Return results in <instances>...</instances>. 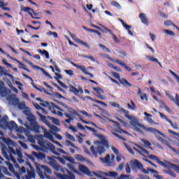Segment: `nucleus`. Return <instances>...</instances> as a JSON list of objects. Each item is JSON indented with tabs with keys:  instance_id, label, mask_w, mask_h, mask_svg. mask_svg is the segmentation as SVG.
Here are the masks:
<instances>
[{
	"instance_id": "1",
	"label": "nucleus",
	"mask_w": 179,
	"mask_h": 179,
	"mask_svg": "<svg viewBox=\"0 0 179 179\" xmlns=\"http://www.w3.org/2000/svg\"><path fill=\"white\" fill-rule=\"evenodd\" d=\"M0 139H2V142H1V152L7 160H11L13 163H16V159L15 158V156H18L20 159L23 157V154H22V151L19 150H15L12 148V140L6 139V138L0 137Z\"/></svg>"
},
{
	"instance_id": "2",
	"label": "nucleus",
	"mask_w": 179,
	"mask_h": 179,
	"mask_svg": "<svg viewBox=\"0 0 179 179\" xmlns=\"http://www.w3.org/2000/svg\"><path fill=\"white\" fill-rule=\"evenodd\" d=\"M23 113L27 115V119L30 122V125H29L27 123L24 124L27 129H31L36 134H40V124H38V122H37V118H36V116H34V115H33L31 112L27 109L24 110Z\"/></svg>"
},
{
	"instance_id": "3",
	"label": "nucleus",
	"mask_w": 179,
	"mask_h": 179,
	"mask_svg": "<svg viewBox=\"0 0 179 179\" xmlns=\"http://www.w3.org/2000/svg\"><path fill=\"white\" fill-rule=\"evenodd\" d=\"M38 145L41 146V150L42 152H45V153L48 152V149L52 152V153H54L56 156H59V152H57L55 151V145L52 143L48 142V141H45L43 138H41L38 141Z\"/></svg>"
},
{
	"instance_id": "4",
	"label": "nucleus",
	"mask_w": 179,
	"mask_h": 179,
	"mask_svg": "<svg viewBox=\"0 0 179 179\" xmlns=\"http://www.w3.org/2000/svg\"><path fill=\"white\" fill-rule=\"evenodd\" d=\"M36 173L37 174H38L40 178L44 179L45 178H46L47 179H51V176L47 175L52 174V173L50 167L45 165L36 164Z\"/></svg>"
},
{
	"instance_id": "5",
	"label": "nucleus",
	"mask_w": 179,
	"mask_h": 179,
	"mask_svg": "<svg viewBox=\"0 0 179 179\" xmlns=\"http://www.w3.org/2000/svg\"><path fill=\"white\" fill-rule=\"evenodd\" d=\"M127 119L131 120L130 124L134 128L136 127H140V128H143L144 131H146L147 132H154V131H156L153 127H147L145 125L138 122V120H136V118H135L134 116L130 115V118Z\"/></svg>"
},
{
	"instance_id": "6",
	"label": "nucleus",
	"mask_w": 179,
	"mask_h": 179,
	"mask_svg": "<svg viewBox=\"0 0 179 179\" xmlns=\"http://www.w3.org/2000/svg\"><path fill=\"white\" fill-rule=\"evenodd\" d=\"M54 157H55L48 156L47 159L48 162H47V164L49 166H50V167H52V169L56 171H61L62 173H65V170H64V169H62V167L58 164V162H57V160L53 159Z\"/></svg>"
},
{
	"instance_id": "7",
	"label": "nucleus",
	"mask_w": 179,
	"mask_h": 179,
	"mask_svg": "<svg viewBox=\"0 0 179 179\" xmlns=\"http://www.w3.org/2000/svg\"><path fill=\"white\" fill-rule=\"evenodd\" d=\"M137 148H138L140 150L143 152L145 155H147V156L150 157L151 160H155L157 163H158V164H160V166H166L164 162L160 161V159L159 157H156L155 155H150V153H149V151H148V150L143 148L141 145H137Z\"/></svg>"
},
{
	"instance_id": "8",
	"label": "nucleus",
	"mask_w": 179,
	"mask_h": 179,
	"mask_svg": "<svg viewBox=\"0 0 179 179\" xmlns=\"http://www.w3.org/2000/svg\"><path fill=\"white\" fill-rule=\"evenodd\" d=\"M5 84H3V82L0 81V95L1 97H8L10 96V93L12 92L9 89H6V87H4Z\"/></svg>"
},
{
	"instance_id": "9",
	"label": "nucleus",
	"mask_w": 179,
	"mask_h": 179,
	"mask_svg": "<svg viewBox=\"0 0 179 179\" xmlns=\"http://www.w3.org/2000/svg\"><path fill=\"white\" fill-rule=\"evenodd\" d=\"M6 127H8L9 129H15V131L18 132H25L26 131V129L23 127H18L17 124L13 121L9 122Z\"/></svg>"
},
{
	"instance_id": "10",
	"label": "nucleus",
	"mask_w": 179,
	"mask_h": 179,
	"mask_svg": "<svg viewBox=\"0 0 179 179\" xmlns=\"http://www.w3.org/2000/svg\"><path fill=\"white\" fill-rule=\"evenodd\" d=\"M90 150L92 152V155L95 157H97V153L101 156L103 153L106 152V148L103 147L102 145H99L96 148V151L94 150V145H92L90 148Z\"/></svg>"
},
{
	"instance_id": "11",
	"label": "nucleus",
	"mask_w": 179,
	"mask_h": 179,
	"mask_svg": "<svg viewBox=\"0 0 179 179\" xmlns=\"http://www.w3.org/2000/svg\"><path fill=\"white\" fill-rule=\"evenodd\" d=\"M65 171H66L67 174H61V173H56V177H57V178H60V179H75V175H73V173L70 171L69 170L65 169Z\"/></svg>"
},
{
	"instance_id": "12",
	"label": "nucleus",
	"mask_w": 179,
	"mask_h": 179,
	"mask_svg": "<svg viewBox=\"0 0 179 179\" xmlns=\"http://www.w3.org/2000/svg\"><path fill=\"white\" fill-rule=\"evenodd\" d=\"M78 170H80V171H81V173H83V174L88 176V177H93V174H92V171H90V169L85 165H79Z\"/></svg>"
},
{
	"instance_id": "13",
	"label": "nucleus",
	"mask_w": 179,
	"mask_h": 179,
	"mask_svg": "<svg viewBox=\"0 0 179 179\" xmlns=\"http://www.w3.org/2000/svg\"><path fill=\"white\" fill-rule=\"evenodd\" d=\"M8 101L13 104V106H17L19 104V99L16 97L15 94H10L7 97Z\"/></svg>"
},
{
	"instance_id": "14",
	"label": "nucleus",
	"mask_w": 179,
	"mask_h": 179,
	"mask_svg": "<svg viewBox=\"0 0 179 179\" xmlns=\"http://www.w3.org/2000/svg\"><path fill=\"white\" fill-rule=\"evenodd\" d=\"M96 136L101 140V145H103L105 148H108V140L101 134H96Z\"/></svg>"
},
{
	"instance_id": "15",
	"label": "nucleus",
	"mask_w": 179,
	"mask_h": 179,
	"mask_svg": "<svg viewBox=\"0 0 179 179\" xmlns=\"http://www.w3.org/2000/svg\"><path fill=\"white\" fill-rule=\"evenodd\" d=\"M8 117L6 115H4L2 118H1L0 115V126L3 128L6 127L9 122H8Z\"/></svg>"
},
{
	"instance_id": "16",
	"label": "nucleus",
	"mask_w": 179,
	"mask_h": 179,
	"mask_svg": "<svg viewBox=\"0 0 179 179\" xmlns=\"http://www.w3.org/2000/svg\"><path fill=\"white\" fill-rule=\"evenodd\" d=\"M139 17H140L142 23L145 24V26H149V21L148 20V17H146L145 13H140Z\"/></svg>"
},
{
	"instance_id": "17",
	"label": "nucleus",
	"mask_w": 179,
	"mask_h": 179,
	"mask_svg": "<svg viewBox=\"0 0 179 179\" xmlns=\"http://www.w3.org/2000/svg\"><path fill=\"white\" fill-rule=\"evenodd\" d=\"M36 177V172L34 170L27 171V175L23 177V179H31Z\"/></svg>"
},
{
	"instance_id": "18",
	"label": "nucleus",
	"mask_w": 179,
	"mask_h": 179,
	"mask_svg": "<svg viewBox=\"0 0 179 179\" xmlns=\"http://www.w3.org/2000/svg\"><path fill=\"white\" fill-rule=\"evenodd\" d=\"M32 155L36 157V159H38L39 160H43V159H45V154L43 152H36L34 151L32 152Z\"/></svg>"
},
{
	"instance_id": "19",
	"label": "nucleus",
	"mask_w": 179,
	"mask_h": 179,
	"mask_svg": "<svg viewBox=\"0 0 179 179\" xmlns=\"http://www.w3.org/2000/svg\"><path fill=\"white\" fill-rule=\"evenodd\" d=\"M119 82L121 83V85L124 86V87H131L132 86V84H131L129 82H128V80H127V79L124 78L119 79Z\"/></svg>"
},
{
	"instance_id": "20",
	"label": "nucleus",
	"mask_w": 179,
	"mask_h": 179,
	"mask_svg": "<svg viewBox=\"0 0 179 179\" xmlns=\"http://www.w3.org/2000/svg\"><path fill=\"white\" fill-rule=\"evenodd\" d=\"M166 167H169V169H173V170H175V171H177V173H179V167L178 166L174 164H171L170 162H166Z\"/></svg>"
},
{
	"instance_id": "21",
	"label": "nucleus",
	"mask_w": 179,
	"mask_h": 179,
	"mask_svg": "<svg viewBox=\"0 0 179 179\" xmlns=\"http://www.w3.org/2000/svg\"><path fill=\"white\" fill-rule=\"evenodd\" d=\"M110 159H111V157L110 156L109 154H108L104 159L101 157L100 160L104 164H108V166H110V163H111V161H110Z\"/></svg>"
},
{
	"instance_id": "22",
	"label": "nucleus",
	"mask_w": 179,
	"mask_h": 179,
	"mask_svg": "<svg viewBox=\"0 0 179 179\" xmlns=\"http://www.w3.org/2000/svg\"><path fill=\"white\" fill-rule=\"evenodd\" d=\"M148 172L152 173L154 174V177L157 179H163V176L159 175V172L155 169L148 168Z\"/></svg>"
},
{
	"instance_id": "23",
	"label": "nucleus",
	"mask_w": 179,
	"mask_h": 179,
	"mask_svg": "<svg viewBox=\"0 0 179 179\" xmlns=\"http://www.w3.org/2000/svg\"><path fill=\"white\" fill-rule=\"evenodd\" d=\"M132 166L134 167V169H138V170H141L142 169V164L139 162L138 160L131 161Z\"/></svg>"
},
{
	"instance_id": "24",
	"label": "nucleus",
	"mask_w": 179,
	"mask_h": 179,
	"mask_svg": "<svg viewBox=\"0 0 179 179\" xmlns=\"http://www.w3.org/2000/svg\"><path fill=\"white\" fill-rule=\"evenodd\" d=\"M71 65H73V66H76V68H78V69H80V71H82V72H83L84 73H86L87 72V71L86 70V67H85V66H79L75 63H73V62H70Z\"/></svg>"
},
{
	"instance_id": "25",
	"label": "nucleus",
	"mask_w": 179,
	"mask_h": 179,
	"mask_svg": "<svg viewBox=\"0 0 179 179\" xmlns=\"http://www.w3.org/2000/svg\"><path fill=\"white\" fill-rule=\"evenodd\" d=\"M119 111H120L121 113H123V114H124V116L126 117V118H131V115H129V111L125 110L123 108H121L119 106Z\"/></svg>"
},
{
	"instance_id": "26",
	"label": "nucleus",
	"mask_w": 179,
	"mask_h": 179,
	"mask_svg": "<svg viewBox=\"0 0 179 179\" xmlns=\"http://www.w3.org/2000/svg\"><path fill=\"white\" fill-rule=\"evenodd\" d=\"M44 136L51 141L54 139V136H52V133H51V131H44Z\"/></svg>"
},
{
	"instance_id": "27",
	"label": "nucleus",
	"mask_w": 179,
	"mask_h": 179,
	"mask_svg": "<svg viewBox=\"0 0 179 179\" xmlns=\"http://www.w3.org/2000/svg\"><path fill=\"white\" fill-rule=\"evenodd\" d=\"M2 162L0 161V164ZM0 174H9V171H8V168L5 166H0Z\"/></svg>"
},
{
	"instance_id": "28",
	"label": "nucleus",
	"mask_w": 179,
	"mask_h": 179,
	"mask_svg": "<svg viewBox=\"0 0 179 179\" xmlns=\"http://www.w3.org/2000/svg\"><path fill=\"white\" fill-rule=\"evenodd\" d=\"M158 103L160 104L161 108H165L168 113H170V108L164 103L163 101H158Z\"/></svg>"
},
{
	"instance_id": "29",
	"label": "nucleus",
	"mask_w": 179,
	"mask_h": 179,
	"mask_svg": "<svg viewBox=\"0 0 179 179\" xmlns=\"http://www.w3.org/2000/svg\"><path fill=\"white\" fill-rule=\"evenodd\" d=\"M24 62L27 63V64H29V65H31L34 69H36V71H38V69H40V66H35L33 62H30V60H28L27 59H24Z\"/></svg>"
},
{
	"instance_id": "30",
	"label": "nucleus",
	"mask_w": 179,
	"mask_h": 179,
	"mask_svg": "<svg viewBox=\"0 0 179 179\" xmlns=\"http://www.w3.org/2000/svg\"><path fill=\"white\" fill-rule=\"evenodd\" d=\"M76 43H79L80 44H82V45H84L86 47V48H90V45L87 43L83 42V41L80 39H76Z\"/></svg>"
},
{
	"instance_id": "31",
	"label": "nucleus",
	"mask_w": 179,
	"mask_h": 179,
	"mask_svg": "<svg viewBox=\"0 0 179 179\" xmlns=\"http://www.w3.org/2000/svg\"><path fill=\"white\" fill-rule=\"evenodd\" d=\"M165 94L174 103L177 101V94H176V99H174V97H173L172 95L170 93H169L167 91L165 92Z\"/></svg>"
},
{
	"instance_id": "32",
	"label": "nucleus",
	"mask_w": 179,
	"mask_h": 179,
	"mask_svg": "<svg viewBox=\"0 0 179 179\" xmlns=\"http://www.w3.org/2000/svg\"><path fill=\"white\" fill-rule=\"evenodd\" d=\"M48 125L49 126L50 129H51V131H54V132H59V131H61V129H59L57 126L50 124H48Z\"/></svg>"
},
{
	"instance_id": "33",
	"label": "nucleus",
	"mask_w": 179,
	"mask_h": 179,
	"mask_svg": "<svg viewBox=\"0 0 179 179\" xmlns=\"http://www.w3.org/2000/svg\"><path fill=\"white\" fill-rule=\"evenodd\" d=\"M36 114H38V115L40 117L41 120L43 122H45L47 124V125H48V122H47V120L45 119V116L43 115L41 113H40V112L37 111Z\"/></svg>"
},
{
	"instance_id": "34",
	"label": "nucleus",
	"mask_w": 179,
	"mask_h": 179,
	"mask_svg": "<svg viewBox=\"0 0 179 179\" xmlns=\"http://www.w3.org/2000/svg\"><path fill=\"white\" fill-rule=\"evenodd\" d=\"M55 79L57 81V83H59V85H60V86H62V87H63V89H68V86H66V84H64V83H62V81L59 80L58 79V78L55 77Z\"/></svg>"
},
{
	"instance_id": "35",
	"label": "nucleus",
	"mask_w": 179,
	"mask_h": 179,
	"mask_svg": "<svg viewBox=\"0 0 179 179\" xmlns=\"http://www.w3.org/2000/svg\"><path fill=\"white\" fill-rule=\"evenodd\" d=\"M40 106H42L43 107H48L49 110H52L51 106H50V103L45 101H42L40 103Z\"/></svg>"
},
{
	"instance_id": "36",
	"label": "nucleus",
	"mask_w": 179,
	"mask_h": 179,
	"mask_svg": "<svg viewBox=\"0 0 179 179\" xmlns=\"http://www.w3.org/2000/svg\"><path fill=\"white\" fill-rule=\"evenodd\" d=\"M99 46L100 47V48H102L103 51H104V52H111V50H110V49H108V48L106 47V45H103V44H99Z\"/></svg>"
},
{
	"instance_id": "37",
	"label": "nucleus",
	"mask_w": 179,
	"mask_h": 179,
	"mask_svg": "<svg viewBox=\"0 0 179 179\" xmlns=\"http://www.w3.org/2000/svg\"><path fill=\"white\" fill-rule=\"evenodd\" d=\"M21 10H23L24 12H27L29 13V12H30V10L31 12H34V10L33 8H30V7H24V6H21Z\"/></svg>"
},
{
	"instance_id": "38",
	"label": "nucleus",
	"mask_w": 179,
	"mask_h": 179,
	"mask_svg": "<svg viewBox=\"0 0 179 179\" xmlns=\"http://www.w3.org/2000/svg\"><path fill=\"white\" fill-rule=\"evenodd\" d=\"M17 106L20 110H26V103L24 102H19Z\"/></svg>"
},
{
	"instance_id": "39",
	"label": "nucleus",
	"mask_w": 179,
	"mask_h": 179,
	"mask_svg": "<svg viewBox=\"0 0 179 179\" xmlns=\"http://www.w3.org/2000/svg\"><path fill=\"white\" fill-rule=\"evenodd\" d=\"M68 110H69V113H71V114H73L74 115H78V117H80V115H79L78 113V112L76 110H73V108H72L71 107H69L68 108Z\"/></svg>"
},
{
	"instance_id": "40",
	"label": "nucleus",
	"mask_w": 179,
	"mask_h": 179,
	"mask_svg": "<svg viewBox=\"0 0 179 179\" xmlns=\"http://www.w3.org/2000/svg\"><path fill=\"white\" fill-rule=\"evenodd\" d=\"M154 129L155 131H148V132H152V134H156V132H157V134H159V135L163 136V138H165V139H167V136L165 134H164L163 133L160 132L159 130H157V129H156L155 128H154Z\"/></svg>"
},
{
	"instance_id": "41",
	"label": "nucleus",
	"mask_w": 179,
	"mask_h": 179,
	"mask_svg": "<svg viewBox=\"0 0 179 179\" xmlns=\"http://www.w3.org/2000/svg\"><path fill=\"white\" fill-rule=\"evenodd\" d=\"M27 139L31 142V143H36V140L34 139V136H31V134H28Z\"/></svg>"
},
{
	"instance_id": "42",
	"label": "nucleus",
	"mask_w": 179,
	"mask_h": 179,
	"mask_svg": "<svg viewBox=\"0 0 179 179\" xmlns=\"http://www.w3.org/2000/svg\"><path fill=\"white\" fill-rule=\"evenodd\" d=\"M66 166L68 167V169H70L71 170V171H73V173H77V171L75 169V166H73V164H66Z\"/></svg>"
},
{
	"instance_id": "43",
	"label": "nucleus",
	"mask_w": 179,
	"mask_h": 179,
	"mask_svg": "<svg viewBox=\"0 0 179 179\" xmlns=\"http://www.w3.org/2000/svg\"><path fill=\"white\" fill-rule=\"evenodd\" d=\"M147 59H148V61H152V62H158L159 59H157V58H155L153 56H146Z\"/></svg>"
},
{
	"instance_id": "44",
	"label": "nucleus",
	"mask_w": 179,
	"mask_h": 179,
	"mask_svg": "<svg viewBox=\"0 0 179 179\" xmlns=\"http://www.w3.org/2000/svg\"><path fill=\"white\" fill-rule=\"evenodd\" d=\"M163 32L168 34V36H176V33H174V31H170L169 29H164Z\"/></svg>"
},
{
	"instance_id": "45",
	"label": "nucleus",
	"mask_w": 179,
	"mask_h": 179,
	"mask_svg": "<svg viewBox=\"0 0 179 179\" xmlns=\"http://www.w3.org/2000/svg\"><path fill=\"white\" fill-rule=\"evenodd\" d=\"M50 120H51V121H52L53 124H55V125H60L59 120L58 119H56L55 117H50Z\"/></svg>"
},
{
	"instance_id": "46",
	"label": "nucleus",
	"mask_w": 179,
	"mask_h": 179,
	"mask_svg": "<svg viewBox=\"0 0 179 179\" xmlns=\"http://www.w3.org/2000/svg\"><path fill=\"white\" fill-rule=\"evenodd\" d=\"M64 158L66 160H68V162H70V163H73V164H75V159H73V157L64 156Z\"/></svg>"
},
{
	"instance_id": "47",
	"label": "nucleus",
	"mask_w": 179,
	"mask_h": 179,
	"mask_svg": "<svg viewBox=\"0 0 179 179\" xmlns=\"http://www.w3.org/2000/svg\"><path fill=\"white\" fill-rule=\"evenodd\" d=\"M70 92H72L73 93L76 94V95L78 94V93H79V90L72 85L70 86Z\"/></svg>"
},
{
	"instance_id": "48",
	"label": "nucleus",
	"mask_w": 179,
	"mask_h": 179,
	"mask_svg": "<svg viewBox=\"0 0 179 179\" xmlns=\"http://www.w3.org/2000/svg\"><path fill=\"white\" fill-rule=\"evenodd\" d=\"M112 134H113V135L116 136V138H118L119 139H121L122 141H127V139H125V138L121 136L120 134H118L114 131H113Z\"/></svg>"
},
{
	"instance_id": "49",
	"label": "nucleus",
	"mask_w": 179,
	"mask_h": 179,
	"mask_svg": "<svg viewBox=\"0 0 179 179\" xmlns=\"http://www.w3.org/2000/svg\"><path fill=\"white\" fill-rule=\"evenodd\" d=\"M42 71L43 75H45V76H46L47 78H52V77H51L50 75L48 74V73L47 71H45V70H44L43 68L40 67V69H38V71Z\"/></svg>"
},
{
	"instance_id": "50",
	"label": "nucleus",
	"mask_w": 179,
	"mask_h": 179,
	"mask_svg": "<svg viewBox=\"0 0 179 179\" xmlns=\"http://www.w3.org/2000/svg\"><path fill=\"white\" fill-rule=\"evenodd\" d=\"M66 136L68 139L72 141V142H75V137H73V136L71 135L69 133H66Z\"/></svg>"
},
{
	"instance_id": "51",
	"label": "nucleus",
	"mask_w": 179,
	"mask_h": 179,
	"mask_svg": "<svg viewBox=\"0 0 179 179\" xmlns=\"http://www.w3.org/2000/svg\"><path fill=\"white\" fill-rule=\"evenodd\" d=\"M75 157L76 160H78V162H83V160H85V157L80 155H76Z\"/></svg>"
},
{
	"instance_id": "52",
	"label": "nucleus",
	"mask_w": 179,
	"mask_h": 179,
	"mask_svg": "<svg viewBox=\"0 0 179 179\" xmlns=\"http://www.w3.org/2000/svg\"><path fill=\"white\" fill-rule=\"evenodd\" d=\"M157 139L159 140V141L162 142V143H164L165 145L169 146V141H167V140H165L160 136L157 137Z\"/></svg>"
},
{
	"instance_id": "53",
	"label": "nucleus",
	"mask_w": 179,
	"mask_h": 179,
	"mask_svg": "<svg viewBox=\"0 0 179 179\" xmlns=\"http://www.w3.org/2000/svg\"><path fill=\"white\" fill-rule=\"evenodd\" d=\"M114 62H116V64H118L119 65H120L123 68L126 65V64L124 63V62H122V60H120V59H115V60H114Z\"/></svg>"
},
{
	"instance_id": "54",
	"label": "nucleus",
	"mask_w": 179,
	"mask_h": 179,
	"mask_svg": "<svg viewBox=\"0 0 179 179\" xmlns=\"http://www.w3.org/2000/svg\"><path fill=\"white\" fill-rule=\"evenodd\" d=\"M141 141L143 142V143H145V145H146V148L147 149H149V148H150L151 144H150V142H149V141L142 139Z\"/></svg>"
},
{
	"instance_id": "55",
	"label": "nucleus",
	"mask_w": 179,
	"mask_h": 179,
	"mask_svg": "<svg viewBox=\"0 0 179 179\" xmlns=\"http://www.w3.org/2000/svg\"><path fill=\"white\" fill-rule=\"evenodd\" d=\"M87 31H90L91 33H98V36H99L100 38H101V34L99 31L95 29H88Z\"/></svg>"
},
{
	"instance_id": "56",
	"label": "nucleus",
	"mask_w": 179,
	"mask_h": 179,
	"mask_svg": "<svg viewBox=\"0 0 179 179\" xmlns=\"http://www.w3.org/2000/svg\"><path fill=\"white\" fill-rule=\"evenodd\" d=\"M83 57L84 58H88L89 59L92 61V62H96V59H94V57L92 55H83Z\"/></svg>"
},
{
	"instance_id": "57",
	"label": "nucleus",
	"mask_w": 179,
	"mask_h": 179,
	"mask_svg": "<svg viewBox=\"0 0 179 179\" xmlns=\"http://www.w3.org/2000/svg\"><path fill=\"white\" fill-rule=\"evenodd\" d=\"M168 122H169V124H171V127L173 128H174L175 129H177L178 128V125L177 124V123H173V122H171V120H168Z\"/></svg>"
},
{
	"instance_id": "58",
	"label": "nucleus",
	"mask_w": 179,
	"mask_h": 179,
	"mask_svg": "<svg viewBox=\"0 0 179 179\" xmlns=\"http://www.w3.org/2000/svg\"><path fill=\"white\" fill-rule=\"evenodd\" d=\"M111 5H113V6H115V8H117L118 9H120L121 8V5H120L117 1H112Z\"/></svg>"
},
{
	"instance_id": "59",
	"label": "nucleus",
	"mask_w": 179,
	"mask_h": 179,
	"mask_svg": "<svg viewBox=\"0 0 179 179\" xmlns=\"http://www.w3.org/2000/svg\"><path fill=\"white\" fill-rule=\"evenodd\" d=\"M66 146H72V148H75V144L69 140H66Z\"/></svg>"
},
{
	"instance_id": "60",
	"label": "nucleus",
	"mask_w": 179,
	"mask_h": 179,
	"mask_svg": "<svg viewBox=\"0 0 179 179\" xmlns=\"http://www.w3.org/2000/svg\"><path fill=\"white\" fill-rule=\"evenodd\" d=\"M19 143L20 146H22L24 149H29V147L27 146V144H26V143H23V141H19Z\"/></svg>"
},
{
	"instance_id": "61",
	"label": "nucleus",
	"mask_w": 179,
	"mask_h": 179,
	"mask_svg": "<svg viewBox=\"0 0 179 179\" xmlns=\"http://www.w3.org/2000/svg\"><path fill=\"white\" fill-rule=\"evenodd\" d=\"M166 173L169 174V176H171V177H173V178H176V173H174V172L169 170V171H166Z\"/></svg>"
},
{
	"instance_id": "62",
	"label": "nucleus",
	"mask_w": 179,
	"mask_h": 179,
	"mask_svg": "<svg viewBox=\"0 0 179 179\" xmlns=\"http://www.w3.org/2000/svg\"><path fill=\"white\" fill-rule=\"evenodd\" d=\"M80 113L81 114H83V115H85V117H92V115H89V113H87V112H86V110H80Z\"/></svg>"
},
{
	"instance_id": "63",
	"label": "nucleus",
	"mask_w": 179,
	"mask_h": 179,
	"mask_svg": "<svg viewBox=\"0 0 179 179\" xmlns=\"http://www.w3.org/2000/svg\"><path fill=\"white\" fill-rule=\"evenodd\" d=\"M112 74H113V76H114V78H115V79H118V80H120V79H121V78L120 77V73L113 72Z\"/></svg>"
},
{
	"instance_id": "64",
	"label": "nucleus",
	"mask_w": 179,
	"mask_h": 179,
	"mask_svg": "<svg viewBox=\"0 0 179 179\" xmlns=\"http://www.w3.org/2000/svg\"><path fill=\"white\" fill-rule=\"evenodd\" d=\"M118 179H129V175H121Z\"/></svg>"
}]
</instances>
